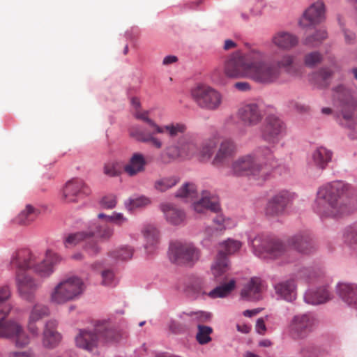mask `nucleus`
Wrapping results in <instances>:
<instances>
[{
	"instance_id": "1",
	"label": "nucleus",
	"mask_w": 357,
	"mask_h": 357,
	"mask_svg": "<svg viewBox=\"0 0 357 357\" xmlns=\"http://www.w3.org/2000/svg\"><path fill=\"white\" fill-rule=\"evenodd\" d=\"M277 162L271 148L259 146L252 152L241 155L230 166L232 174L236 176H251L264 181Z\"/></svg>"
},
{
	"instance_id": "2",
	"label": "nucleus",
	"mask_w": 357,
	"mask_h": 357,
	"mask_svg": "<svg viewBox=\"0 0 357 357\" xmlns=\"http://www.w3.org/2000/svg\"><path fill=\"white\" fill-rule=\"evenodd\" d=\"M133 116L135 119L146 123L149 130L142 129L137 126H132L130 129V135L136 140L143 143H149L157 149L162 147V142L155 136L156 134L166 132L170 138H174L179 134L186 131V126L182 123H171L165 126L158 125L153 119L149 118V112L141 109H134Z\"/></svg>"
},
{
	"instance_id": "3",
	"label": "nucleus",
	"mask_w": 357,
	"mask_h": 357,
	"mask_svg": "<svg viewBox=\"0 0 357 357\" xmlns=\"http://www.w3.org/2000/svg\"><path fill=\"white\" fill-rule=\"evenodd\" d=\"M347 185L335 181L321 187L313 204V210L321 216L337 217L349 212L344 194Z\"/></svg>"
},
{
	"instance_id": "4",
	"label": "nucleus",
	"mask_w": 357,
	"mask_h": 357,
	"mask_svg": "<svg viewBox=\"0 0 357 357\" xmlns=\"http://www.w3.org/2000/svg\"><path fill=\"white\" fill-rule=\"evenodd\" d=\"M60 257L47 250L45 258L40 260L39 255L29 249H22L15 252L10 259L13 268L20 270L31 269L40 278H47L54 272V266L60 261Z\"/></svg>"
},
{
	"instance_id": "5",
	"label": "nucleus",
	"mask_w": 357,
	"mask_h": 357,
	"mask_svg": "<svg viewBox=\"0 0 357 357\" xmlns=\"http://www.w3.org/2000/svg\"><path fill=\"white\" fill-rule=\"evenodd\" d=\"M11 293L8 286L0 288V313L2 323H0V337L15 339L17 347H25L30 343V337L24 331L22 326L15 320H6L12 305L7 302Z\"/></svg>"
},
{
	"instance_id": "6",
	"label": "nucleus",
	"mask_w": 357,
	"mask_h": 357,
	"mask_svg": "<svg viewBox=\"0 0 357 357\" xmlns=\"http://www.w3.org/2000/svg\"><path fill=\"white\" fill-rule=\"evenodd\" d=\"M192 206L198 213L210 211L215 214V216L213 217V222L216 225V228L213 229L211 227H207L205 230L208 237L216 236L219 231L234 226V222L231 219H225L222 214L219 213L220 208L218 197L208 192H204L201 198L193 202Z\"/></svg>"
},
{
	"instance_id": "7",
	"label": "nucleus",
	"mask_w": 357,
	"mask_h": 357,
	"mask_svg": "<svg viewBox=\"0 0 357 357\" xmlns=\"http://www.w3.org/2000/svg\"><path fill=\"white\" fill-rule=\"evenodd\" d=\"M85 285L78 277H70L58 283L50 293V301L54 304H64L77 299L84 292Z\"/></svg>"
},
{
	"instance_id": "8",
	"label": "nucleus",
	"mask_w": 357,
	"mask_h": 357,
	"mask_svg": "<svg viewBox=\"0 0 357 357\" xmlns=\"http://www.w3.org/2000/svg\"><path fill=\"white\" fill-rule=\"evenodd\" d=\"M254 56L255 58L252 61L249 79L264 84L274 83L280 79L282 71L274 63L257 61L262 57V54L259 51H254Z\"/></svg>"
},
{
	"instance_id": "9",
	"label": "nucleus",
	"mask_w": 357,
	"mask_h": 357,
	"mask_svg": "<svg viewBox=\"0 0 357 357\" xmlns=\"http://www.w3.org/2000/svg\"><path fill=\"white\" fill-rule=\"evenodd\" d=\"M241 243L234 239H228L220 244V250L211 265V271L217 282L221 283L226 279V273L229 269V262L227 257L238 251Z\"/></svg>"
},
{
	"instance_id": "10",
	"label": "nucleus",
	"mask_w": 357,
	"mask_h": 357,
	"mask_svg": "<svg viewBox=\"0 0 357 357\" xmlns=\"http://www.w3.org/2000/svg\"><path fill=\"white\" fill-rule=\"evenodd\" d=\"M190 95L199 107L210 111L219 109L223 100V96L220 91L204 84L195 85L191 89Z\"/></svg>"
},
{
	"instance_id": "11",
	"label": "nucleus",
	"mask_w": 357,
	"mask_h": 357,
	"mask_svg": "<svg viewBox=\"0 0 357 357\" xmlns=\"http://www.w3.org/2000/svg\"><path fill=\"white\" fill-rule=\"evenodd\" d=\"M200 256L199 249L191 242L177 241L169 245V257L176 264L192 266Z\"/></svg>"
},
{
	"instance_id": "12",
	"label": "nucleus",
	"mask_w": 357,
	"mask_h": 357,
	"mask_svg": "<svg viewBox=\"0 0 357 357\" xmlns=\"http://www.w3.org/2000/svg\"><path fill=\"white\" fill-rule=\"evenodd\" d=\"M254 56V51L247 54L239 52L233 53L225 61V75L229 78H248Z\"/></svg>"
},
{
	"instance_id": "13",
	"label": "nucleus",
	"mask_w": 357,
	"mask_h": 357,
	"mask_svg": "<svg viewBox=\"0 0 357 357\" xmlns=\"http://www.w3.org/2000/svg\"><path fill=\"white\" fill-rule=\"evenodd\" d=\"M251 244L255 254L264 259H276L285 252L284 245L280 241L271 239L264 234L255 236Z\"/></svg>"
},
{
	"instance_id": "14",
	"label": "nucleus",
	"mask_w": 357,
	"mask_h": 357,
	"mask_svg": "<svg viewBox=\"0 0 357 357\" xmlns=\"http://www.w3.org/2000/svg\"><path fill=\"white\" fill-rule=\"evenodd\" d=\"M317 319L311 313H303L294 315L288 326L290 335L294 340L304 339L313 331Z\"/></svg>"
},
{
	"instance_id": "15",
	"label": "nucleus",
	"mask_w": 357,
	"mask_h": 357,
	"mask_svg": "<svg viewBox=\"0 0 357 357\" xmlns=\"http://www.w3.org/2000/svg\"><path fill=\"white\" fill-rule=\"evenodd\" d=\"M165 153L172 160L179 158H191L197 155L198 146L195 139L185 135L180 137L176 144L167 146L165 148Z\"/></svg>"
},
{
	"instance_id": "16",
	"label": "nucleus",
	"mask_w": 357,
	"mask_h": 357,
	"mask_svg": "<svg viewBox=\"0 0 357 357\" xmlns=\"http://www.w3.org/2000/svg\"><path fill=\"white\" fill-rule=\"evenodd\" d=\"M333 98L342 104L340 115L345 123V126L351 127L354 123V111L355 102L352 98L350 90L344 85H338L333 89Z\"/></svg>"
},
{
	"instance_id": "17",
	"label": "nucleus",
	"mask_w": 357,
	"mask_h": 357,
	"mask_svg": "<svg viewBox=\"0 0 357 357\" xmlns=\"http://www.w3.org/2000/svg\"><path fill=\"white\" fill-rule=\"evenodd\" d=\"M294 194L287 190H281L270 197L264 208L266 217L274 218L282 215L294 199Z\"/></svg>"
},
{
	"instance_id": "18",
	"label": "nucleus",
	"mask_w": 357,
	"mask_h": 357,
	"mask_svg": "<svg viewBox=\"0 0 357 357\" xmlns=\"http://www.w3.org/2000/svg\"><path fill=\"white\" fill-rule=\"evenodd\" d=\"M15 269V282L20 296L24 300L32 302L41 283L24 272L26 270Z\"/></svg>"
},
{
	"instance_id": "19",
	"label": "nucleus",
	"mask_w": 357,
	"mask_h": 357,
	"mask_svg": "<svg viewBox=\"0 0 357 357\" xmlns=\"http://www.w3.org/2000/svg\"><path fill=\"white\" fill-rule=\"evenodd\" d=\"M91 190L85 182L79 178L68 181L63 188L61 199L66 203L77 202L80 198L88 196Z\"/></svg>"
},
{
	"instance_id": "20",
	"label": "nucleus",
	"mask_w": 357,
	"mask_h": 357,
	"mask_svg": "<svg viewBox=\"0 0 357 357\" xmlns=\"http://www.w3.org/2000/svg\"><path fill=\"white\" fill-rule=\"evenodd\" d=\"M284 130L283 122L278 117L269 116L266 119L261 128V136L264 141L271 144H276Z\"/></svg>"
},
{
	"instance_id": "21",
	"label": "nucleus",
	"mask_w": 357,
	"mask_h": 357,
	"mask_svg": "<svg viewBox=\"0 0 357 357\" xmlns=\"http://www.w3.org/2000/svg\"><path fill=\"white\" fill-rule=\"evenodd\" d=\"M82 241H84V250L90 255H96L100 251V248L96 241L89 238L86 231L68 234L64 239L66 248H71L77 245Z\"/></svg>"
},
{
	"instance_id": "22",
	"label": "nucleus",
	"mask_w": 357,
	"mask_h": 357,
	"mask_svg": "<svg viewBox=\"0 0 357 357\" xmlns=\"http://www.w3.org/2000/svg\"><path fill=\"white\" fill-rule=\"evenodd\" d=\"M96 332L100 340L107 343H116L126 337V332L116 328L109 321H99L96 325Z\"/></svg>"
},
{
	"instance_id": "23",
	"label": "nucleus",
	"mask_w": 357,
	"mask_h": 357,
	"mask_svg": "<svg viewBox=\"0 0 357 357\" xmlns=\"http://www.w3.org/2000/svg\"><path fill=\"white\" fill-rule=\"evenodd\" d=\"M325 20V5L322 1L313 3L304 13L300 21L303 27L315 26Z\"/></svg>"
},
{
	"instance_id": "24",
	"label": "nucleus",
	"mask_w": 357,
	"mask_h": 357,
	"mask_svg": "<svg viewBox=\"0 0 357 357\" xmlns=\"http://www.w3.org/2000/svg\"><path fill=\"white\" fill-rule=\"evenodd\" d=\"M237 151L235 142L229 138L221 141L218 151L213 159L212 164L217 167H223L230 158H233Z\"/></svg>"
},
{
	"instance_id": "25",
	"label": "nucleus",
	"mask_w": 357,
	"mask_h": 357,
	"mask_svg": "<svg viewBox=\"0 0 357 357\" xmlns=\"http://www.w3.org/2000/svg\"><path fill=\"white\" fill-rule=\"evenodd\" d=\"M238 119L248 126L257 125L262 119V113L256 103L245 104L237 112Z\"/></svg>"
},
{
	"instance_id": "26",
	"label": "nucleus",
	"mask_w": 357,
	"mask_h": 357,
	"mask_svg": "<svg viewBox=\"0 0 357 357\" xmlns=\"http://www.w3.org/2000/svg\"><path fill=\"white\" fill-rule=\"evenodd\" d=\"M48 314L49 308L42 304L37 303L31 310L26 327L33 337H37L39 334V322Z\"/></svg>"
},
{
	"instance_id": "27",
	"label": "nucleus",
	"mask_w": 357,
	"mask_h": 357,
	"mask_svg": "<svg viewBox=\"0 0 357 357\" xmlns=\"http://www.w3.org/2000/svg\"><path fill=\"white\" fill-rule=\"evenodd\" d=\"M57 323L54 320L48 321L43 332L42 344L47 349H54L61 340V334L56 331Z\"/></svg>"
},
{
	"instance_id": "28",
	"label": "nucleus",
	"mask_w": 357,
	"mask_h": 357,
	"mask_svg": "<svg viewBox=\"0 0 357 357\" xmlns=\"http://www.w3.org/2000/svg\"><path fill=\"white\" fill-rule=\"evenodd\" d=\"M337 293L346 304L357 308V284L339 283L337 285Z\"/></svg>"
},
{
	"instance_id": "29",
	"label": "nucleus",
	"mask_w": 357,
	"mask_h": 357,
	"mask_svg": "<svg viewBox=\"0 0 357 357\" xmlns=\"http://www.w3.org/2000/svg\"><path fill=\"white\" fill-rule=\"evenodd\" d=\"M100 340L98 333L94 331L80 330L75 337L76 346L86 351H92L96 348Z\"/></svg>"
},
{
	"instance_id": "30",
	"label": "nucleus",
	"mask_w": 357,
	"mask_h": 357,
	"mask_svg": "<svg viewBox=\"0 0 357 357\" xmlns=\"http://www.w3.org/2000/svg\"><path fill=\"white\" fill-rule=\"evenodd\" d=\"M114 228L107 224H101L97 222H92L88 227L86 232L90 240L95 241L93 238H98L101 241H108L114 235Z\"/></svg>"
},
{
	"instance_id": "31",
	"label": "nucleus",
	"mask_w": 357,
	"mask_h": 357,
	"mask_svg": "<svg viewBox=\"0 0 357 357\" xmlns=\"http://www.w3.org/2000/svg\"><path fill=\"white\" fill-rule=\"evenodd\" d=\"M146 161L143 154L135 153L123 167L124 172L129 176H135L145 171Z\"/></svg>"
},
{
	"instance_id": "32",
	"label": "nucleus",
	"mask_w": 357,
	"mask_h": 357,
	"mask_svg": "<svg viewBox=\"0 0 357 357\" xmlns=\"http://www.w3.org/2000/svg\"><path fill=\"white\" fill-rule=\"evenodd\" d=\"M160 208L163 212L167 221L172 225H178L185 220V214L184 211L172 204H162L160 205Z\"/></svg>"
},
{
	"instance_id": "33",
	"label": "nucleus",
	"mask_w": 357,
	"mask_h": 357,
	"mask_svg": "<svg viewBox=\"0 0 357 357\" xmlns=\"http://www.w3.org/2000/svg\"><path fill=\"white\" fill-rule=\"evenodd\" d=\"M275 290L281 298L292 302L296 298V286L294 280H287L275 285Z\"/></svg>"
},
{
	"instance_id": "34",
	"label": "nucleus",
	"mask_w": 357,
	"mask_h": 357,
	"mask_svg": "<svg viewBox=\"0 0 357 357\" xmlns=\"http://www.w3.org/2000/svg\"><path fill=\"white\" fill-rule=\"evenodd\" d=\"M294 248L300 252L310 253L314 250L312 238L308 232H302L295 235L291 239Z\"/></svg>"
},
{
	"instance_id": "35",
	"label": "nucleus",
	"mask_w": 357,
	"mask_h": 357,
	"mask_svg": "<svg viewBox=\"0 0 357 357\" xmlns=\"http://www.w3.org/2000/svg\"><path fill=\"white\" fill-rule=\"evenodd\" d=\"M272 43L280 49L289 50L297 45L298 38L291 33L280 31L273 35Z\"/></svg>"
},
{
	"instance_id": "36",
	"label": "nucleus",
	"mask_w": 357,
	"mask_h": 357,
	"mask_svg": "<svg viewBox=\"0 0 357 357\" xmlns=\"http://www.w3.org/2000/svg\"><path fill=\"white\" fill-rule=\"evenodd\" d=\"M261 280L252 278L241 291V297L247 301H258L261 298Z\"/></svg>"
},
{
	"instance_id": "37",
	"label": "nucleus",
	"mask_w": 357,
	"mask_h": 357,
	"mask_svg": "<svg viewBox=\"0 0 357 357\" xmlns=\"http://www.w3.org/2000/svg\"><path fill=\"white\" fill-rule=\"evenodd\" d=\"M331 299V294L326 287H321L317 290L309 289L304 296V300L311 305H319Z\"/></svg>"
},
{
	"instance_id": "38",
	"label": "nucleus",
	"mask_w": 357,
	"mask_h": 357,
	"mask_svg": "<svg viewBox=\"0 0 357 357\" xmlns=\"http://www.w3.org/2000/svg\"><path fill=\"white\" fill-rule=\"evenodd\" d=\"M332 158V152L324 147H319L312 154L314 165L324 169Z\"/></svg>"
},
{
	"instance_id": "39",
	"label": "nucleus",
	"mask_w": 357,
	"mask_h": 357,
	"mask_svg": "<svg viewBox=\"0 0 357 357\" xmlns=\"http://www.w3.org/2000/svg\"><path fill=\"white\" fill-rule=\"evenodd\" d=\"M275 66L278 67L281 70L282 68L284 71L291 75H298L299 74V68L295 63V56L289 54L283 55L281 59L274 63Z\"/></svg>"
},
{
	"instance_id": "40",
	"label": "nucleus",
	"mask_w": 357,
	"mask_h": 357,
	"mask_svg": "<svg viewBox=\"0 0 357 357\" xmlns=\"http://www.w3.org/2000/svg\"><path fill=\"white\" fill-rule=\"evenodd\" d=\"M218 144V139L216 137H212L204 140L201 146H198L197 155L202 160H209L213 154Z\"/></svg>"
},
{
	"instance_id": "41",
	"label": "nucleus",
	"mask_w": 357,
	"mask_h": 357,
	"mask_svg": "<svg viewBox=\"0 0 357 357\" xmlns=\"http://www.w3.org/2000/svg\"><path fill=\"white\" fill-rule=\"evenodd\" d=\"M39 213L38 210L31 205H26L25 208L15 219L17 224L22 225H28L37 218Z\"/></svg>"
},
{
	"instance_id": "42",
	"label": "nucleus",
	"mask_w": 357,
	"mask_h": 357,
	"mask_svg": "<svg viewBox=\"0 0 357 357\" xmlns=\"http://www.w3.org/2000/svg\"><path fill=\"white\" fill-rule=\"evenodd\" d=\"M179 181V177L174 175L160 177L155 181L153 187L156 190L164 192L174 187Z\"/></svg>"
},
{
	"instance_id": "43",
	"label": "nucleus",
	"mask_w": 357,
	"mask_h": 357,
	"mask_svg": "<svg viewBox=\"0 0 357 357\" xmlns=\"http://www.w3.org/2000/svg\"><path fill=\"white\" fill-rule=\"evenodd\" d=\"M235 280H230L227 283L216 287L208 293L211 298H223L229 295L235 288Z\"/></svg>"
},
{
	"instance_id": "44",
	"label": "nucleus",
	"mask_w": 357,
	"mask_h": 357,
	"mask_svg": "<svg viewBox=\"0 0 357 357\" xmlns=\"http://www.w3.org/2000/svg\"><path fill=\"white\" fill-rule=\"evenodd\" d=\"M210 282L209 279L197 278L192 281L190 289L194 294L208 295Z\"/></svg>"
},
{
	"instance_id": "45",
	"label": "nucleus",
	"mask_w": 357,
	"mask_h": 357,
	"mask_svg": "<svg viewBox=\"0 0 357 357\" xmlns=\"http://www.w3.org/2000/svg\"><path fill=\"white\" fill-rule=\"evenodd\" d=\"M142 233L146 241V248H147L148 245L152 246L158 243L159 232L154 226L146 225L142 230Z\"/></svg>"
},
{
	"instance_id": "46",
	"label": "nucleus",
	"mask_w": 357,
	"mask_h": 357,
	"mask_svg": "<svg viewBox=\"0 0 357 357\" xmlns=\"http://www.w3.org/2000/svg\"><path fill=\"white\" fill-rule=\"evenodd\" d=\"M197 329L198 331L196 335V340L199 344L203 345L211 341V335L213 333V328L211 327L198 324Z\"/></svg>"
},
{
	"instance_id": "47",
	"label": "nucleus",
	"mask_w": 357,
	"mask_h": 357,
	"mask_svg": "<svg viewBox=\"0 0 357 357\" xmlns=\"http://www.w3.org/2000/svg\"><path fill=\"white\" fill-rule=\"evenodd\" d=\"M150 199L144 196H141L136 198H130L128 202H126V208L132 211L136 208H139L150 204Z\"/></svg>"
},
{
	"instance_id": "48",
	"label": "nucleus",
	"mask_w": 357,
	"mask_h": 357,
	"mask_svg": "<svg viewBox=\"0 0 357 357\" xmlns=\"http://www.w3.org/2000/svg\"><path fill=\"white\" fill-rule=\"evenodd\" d=\"M133 254V250L132 248L123 246L119 248L110 252V256L118 260H128L130 259Z\"/></svg>"
},
{
	"instance_id": "49",
	"label": "nucleus",
	"mask_w": 357,
	"mask_h": 357,
	"mask_svg": "<svg viewBox=\"0 0 357 357\" xmlns=\"http://www.w3.org/2000/svg\"><path fill=\"white\" fill-rule=\"evenodd\" d=\"M197 194L196 186L193 183H187L184 184L176 192V197L193 198Z\"/></svg>"
},
{
	"instance_id": "50",
	"label": "nucleus",
	"mask_w": 357,
	"mask_h": 357,
	"mask_svg": "<svg viewBox=\"0 0 357 357\" xmlns=\"http://www.w3.org/2000/svg\"><path fill=\"white\" fill-rule=\"evenodd\" d=\"M98 218H105L107 222H112L118 226H121L128 221V218L121 213L114 212L112 215L99 213Z\"/></svg>"
},
{
	"instance_id": "51",
	"label": "nucleus",
	"mask_w": 357,
	"mask_h": 357,
	"mask_svg": "<svg viewBox=\"0 0 357 357\" xmlns=\"http://www.w3.org/2000/svg\"><path fill=\"white\" fill-rule=\"evenodd\" d=\"M326 38L327 32L324 29H319L314 34L307 36L305 40V43L306 45L315 46L317 43H321Z\"/></svg>"
},
{
	"instance_id": "52",
	"label": "nucleus",
	"mask_w": 357,
	"mask_h": 357,
	"mask_svg": "<svg viewBox=\"0 0 357 357\" xmlns=\"http://www.w3.org/2000/svg\"><path fill=\"white\" fill-rule=\"evenodd\" d=\"M323 56L319 52H312L305 54L304 63L308 67H314L322 61Z\"/></svg>"
},
{
	"instance_id": "53",
	"label": "nucleus",
	"mask_w": 357,
	"mask_h": 357,
	"mask_svg": "<svg viewBox=\"0 0 357 357\" xmlns=\"http://www.w3.org/2000/svg\"><path fill=\"white\" fill-rule=\"evenodd\" d=\"M101 284L105 286H110L114 284L115 277L114 273L111 270H105L101 273Z\"/></svg>"
},
{
	"instance_id": "54",
	"label": "nucleus",
	"mask_w": 357,
	"mask_h": 357,
	"mask_svg": "<svg viewBox=\"0 0 357 357\" xmlns=\"http://www.w3.org/2000/svg\"><path fill=\"white\" fill-rule=\"evenodd\" d=\"M116 196L113 195L104 197L100 202L102 207L107 209L114 208L116 206Z\"/></svg>"
},
{
	"instance_id": "55",
	"label": "nucleus",
	"mask_w": 357,
	"mask_h": 357,
	"mask_svg": "<svg viewBox=\"0 0 357 357\" xmlns=\"http://www.w3.org/2000/svg\"><path fill=\"white\" fill-rule=\"evenodd\" d=\"M104 174L107 176L114 177L119 174L116 169V164L114 162H107L104 165Z\"/></svg>"
},
{
	"instance_id": "56",
	"label": "nucleus",
	"mask_w": 357,
	"mask_h": 357,
	"mask_svg": "<svg viewBox=\"0 0 357 357\" xmlns=\"http://www.w3.org/2000/svg\"><path fill=\"white\" fill-rule=\"evenodd\" d=\"M317 349L313 345H306L301 350V354L303 357H317Z\"/></svg>"
},
{
	"instance_id": "57",
	"label": "nucleus",
	"mask_w": 357,
	"mask_h": 357,
	"mask_svg": "<svg viewBox=\"0 0 357 357\" xmlns=\"http://www.w3.org/2000/svg\"><path fill=\"white\" fill-rule=\"evenodd\" d=\"M190 316L193 320H197L199 322H204L211 319V314L206 312H191L190 314H185Z\"/></svg>"
},
{
	"instance_id": "58",
	"label": "nucleus",
	"mask_w": 357,
	"mask_h": 357,
	"mask_svg": "<svg viewBox=\"0 0 357 357\" xmlns=\"http://www.w3.org/2000/svg\"><path fill=\"white\" fill-rule=\"evenodd\" d=\"M333 71L328 68H321L317 73V76L321 78L324 82L328 80L333 75Z\"/></svg>"
},
{
	"instance_id": "59",
	"label": "nucleus",
	"mask_w": 357,
	"mask_h": 357,
	"mask_svg": "<svg viewBox=\"0 0 357 357\" xmlns=\"http://www.w3.org/2000/svg\"><path fill=\"white\" fill-rule=\"evenodd\" d=\"M10 357H35L34 353L31 350L25 351H14L9 354Z\"/></svg>"
},
{
	"instance_id": "60",
	"label": "nucleus",
	"mask_w": 357,
	"mask_h": 357,
	"mask_svg": "<svg viewBox=\"0 0 357 357\" xmlns=\"http://www.w3.org/2000/svg\"><path fill=\"white\" fill-rule=\"evenodd\" d=\"M255 329L258 333L261 335L264 334V333L266 331V327L265 325V321L263 318H259L257 319L255 326Z\"/></svg>"
},
{
	"instance_id": "61",
	"label": "nucleus",
	"mask_w": 357,
	"mask_h": 357,
	"mask_svg": "<svg viewBox=\"0 0 357 357\" xmlns=\"http://www.w3.org/2000/svg\"><path fill=\"white\" fill-rule=\"evenodd\" d=\"M234 87L241 91H247L250 89V85L246 82H238L234 84Z\"/></svg>"
},
{
	"instance_id": "62",
	"label": "nucleus",
	"mask_w": 357,
	"mask_h": 357,
	"mask_svg": "<svg viewBox=\"0 0 357 357\" xmlns=\"http://www.w3.org/2000/svg\"><path fill=\"white\" fill-rule=\"evenodd\" d=\"M315 275V273L310 268H303L299 272V276L305 279H310Z\"/></svg>"
},
{
	"instance_id": "63",
	"label": "nucleus",
	"mask_w": 357,
	"mask_h": 357,
	"mask_svg": "<svg viewBox=\"0 0 357 357\" xmlns=\"http://www.w3.org/2000/svg\"><path fill=\"white\" fill-rule=\"evenodd\" d=\"M345 42L348 44L352 43L355 40V34L349 30H344Z\"/></svg>"
},
{
	"instance_id": "64",
	"label": "nucleus",
	"mask_w": 357,
	"mask_h": 357,
	"mask_svg": "<svg viewBox=\"0 0 357 357\" xmlns=\"http://www.w3.org/2000/svg\"><path fill=\"white\" fill-rule=\"evenodd\" d=\"M169 328L173 333H178L181 331L182 327L176 321L172 320L169 324Z\"/></svg>"
}]
</instances>
